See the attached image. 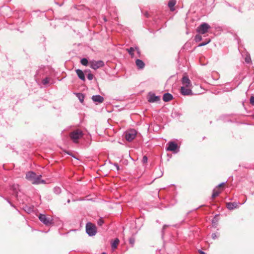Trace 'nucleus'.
Here are the masks:
<instances>
[{"instance_id":"c756f323","label":"nucleus","mask_w":254,"mask_h":254,"mask_svg":"<svg viewBox=\"0 0 254 254\" xmlns=\"http://www.w3.org/2000/svg\"><path fill=\"white\" fill-rule=\"evenodd\" d=\"M104 223V222L102 218L99 219L97 222V223L99 226H102Z\"/></svg>"},{"instance_id":"c9c22d12","label":"nucleus","mask_w":254,"mask_h":254,"mask_svg":"<svg viewBox=\"0 0 254 254\" xmlns=\"http://www.w3.org/2000/svg\"><path fill=\"white\" fill-rule=\"evenodd\" d=\"M114 165L116 167V168L118 171L119 170V169H120L119 166L118 165V164L117 163H114Z\"/></svg>"},{"instance_id":"cd10ccee","label":"nucleus","mask_w":254,"mask_h":254,"mask_svg":"<svg viewBox=\"0 0 254 254\" xmlns=\"http://www.w3.org/2000/svg\"><path fill=\"white\" fill-rule=\"evenodd\" d=\"M245 60L247 63H250L251 62V58L249 55L247 56L245 59Z\"/></svg>"},{"instance_id":"39448f33","label":"nucleus","mask_w":254,"mask_h":254,"mask_svg":"<svg viewBox=\"0 0 254 254\" xmlns=\"http://www.w3.org/2000/svg\"><path fill=\"white\" fill-rule=\"evenodd\" d=\"M210 28V25L208 23H203L197 27L196 31L200 34H204L208 32Z\"/></svg>"},{"instance_id":"58836bf2","label":"nucleus","mask_w":254,"mask_h":254,"mask_svg":"<svg viewBox=\"0 0 254 254\" xmlns=\"http://www.w3.org/2000/svg\"><path fill=\"white\" fill-rule=\"evenodd\" d=\"M224 184H225L224 183H222L220 184V185H219L218 186V187H222V186H223L224 185Z\"/></svg>"},{"instance_id":"2f4dec72","label":"nucleus","mask_w":254,"mask_h":254,"mask_svg":"<svg viewBox=\"0 0 254 254\" xmlns=\"http://www.w3.org/2000/svg\"><path fill=\"white\" fill-rule=\"evenodd\" d=\"M142 162L143 163H146L147 162V157L146 156H144L142 159Z\"/></svg>"},{"instance_id":"bb28decb","label":"nucleus","mask_w":254,"mask_h":254,"mask_svg":"<svg viewBox=\"0 0 254 254\" xmlns=\"http://www.w3.org/2000/svg\"><path fill=\"white\" fill-rule=\"evenodd\" d=\"M129 242L130 244L131 245V246L133 247V245L134 244V242H135L134 238H133L132 237L130 238L129 239Z\"/></svg>"},{"instance_id":"dca6fc26","label":"nucleus","mask_w":254,"mask_h":254,"mask_svg":"<svg viewBox=\"0 0 254 254\" xmlns=\"http://www.w3.org/2000/svg\"><path fill=\"white\" fill-rule=\"evenodd\" d=\"M173 99L172 94L169 93H165L163 96V100L165 102H168Z\"/></svg>"},{"instance_id":"f8f14e48","label":"nucleus","mask_w":254,"mask_h":254,"mask_svg":"<svg viewBox=\"0 0 254 254\" xmlns=\"http://www.w3.org/2000/svg\"><path fill=\"white\" fill-rule=\"evenodd\" d=\"M240 203L238 202H228L226 204V206L228 209L229 210H233L235 208H236L238 207Z\"/></svg>"},{"instance_id":"423d86ee","label":"nucleus","mask_w":254,"mask_h":254,"mask_svg":"<svg viewBox=\"0 0 254 254\" xmlns=\"http://www.w3.org/2000/svg\"><path fill=\"white\" fill-rule=\"evenodd\" d=\"M89 64L90 67L94 69H97L104 66V63L101 60H92L90 61Z\"/></svg>"},{"instance_id":"5701e85b","label":"nucleus","mask_w":254,"mask_h":254,"mask_svg":"<svg viewBox=\"0 0 254 254\" xmlns=\"http://www.w3.org/2000/svg\"><path fill=\"white\" fill-rule=\"evenodd\" d=\"M210 41H211V40H210V39H209L207 40L206 41L203 42H202V43H200V44L198 45V47H202V46H205V45H207V44L209 43L210 42Z\"/></svg>"},{"instance_id":"4468645a","label":"nucleus","mask_w":254,"mask_h":254,"mask_svg":"<svg viewBox=\"0 0 254 254\" xmlns=\"http://www.w3.org/2000/svg\"><path fill=\"white\" fill-rule=\"evenodd\" d=\"M159 100V97L156 96L155 94H150L148 97V101L149 102H154L158 101Z\"/></svg>"},{"instance_id":"4be33fe9","label":"nucleus","mask_w":254,"mask_h":254,"mask_svg":"<svg viewBox=\"0 0 254 254\" xmlns=\"http://www.w3.org/2000/svg\"><path fill=\"white\" fill-rule=\"evenodd\" d=\"M80 63L82 65L86 66L88 64V61L86 58H83L81 60Z\"/></svg>"},{"instance_id":"ddd939ff","label":"nucleus","mask_w":254,"mask_h":254,"mask_svg":"<svg viewBox=\"0 0 254 254\" xmlns=\"http://www.w3.org/2000/svg\"><path fill=\"white\" fill-rule=\"evenodd\" d=\"M76 73L79 77L81 80L84 81L85 80V77L84 72L82 70L79 69H77L75 70Z\"/></svg>"},{"instance_id":"9d476101","label":"nucleus","mask_w":254,"mask_h":254,"mask_svg":"<svg viewBox=\"0 0 254 254\" xmlns=\"http://www.w3.org/2000/svg\"><path fill=\"white\" fill-rule=\"evenodd\" d=\"M168 145V146L167 148V150L168 151H175L178 147L177 144L173 141L169 142Z\"/></svg>"},{"instance_id":"2eb2a0df","label":"nucleus","mask_w":254,"mask_h":254,"mask_svg":"<svg viewBox=\"0 0 254 254\" xmlns=\"http://www.w3.org/2000/svg\"><path fill=\"white\" fill-rule=\"evenodd\" d=\"M135 64L138 69H143L145 65L144 62L139 59L136 60Z\"/></svg>"},{"instance_id":"ea45409f","label":"nucleus","mask_w":254,"mask_h":254,"mask_svg":"<svg viewBox=\"0 0 254 254\" xmlns=\"http://www.w3.org/2000/svg\"><path fill=\"white\" fill-rule=\"evenodd\" d=\"M199 253L201 254H206L204 252H203L202 251H199Z\"/></svg>"},{"instance_id":"f03ea898","label":"nucleus","mask_w":254,"mask_h":254,"mask_svg":"<svg viewBox=\"0 0 254 254\" xmlns=\"http://www.w3.org/2000/svg\"><path fill=\"white\" fill-rule=\"evenodd\" d=\"M38 218L40 221L46 226H50L53 224V219L51 216H47L43 214H40Z\"/></svg>"},{"instance_id":"4c0bfd02","label":"nucleus","mask_w":254,"mask_h":254,"mask_svg":"<svg viewBox=\"0 0 254 254\" xmlns=\"http://www.w3.org/2000/svg\"><path fill=\"white\" fill-rule=\"evenodd\" d=\"M168 227V225H164L163 227V230L162 231H164L165 230V229Z\"/></svg>"},{"instance_id":"1a4fd4ad","label":"nucleus","mask_w":254,"mask_h":254,"mask_svg":"<svg viewBox=\"0 0 254 254\" xmlns=\"http://www.w3.org/2000/svg\"><path fill=\"white\" fill-rule=\"evenodd\" d=\"M191 88H187L185 86H182L181 87V93L183 95L187 96L191 95L192 94Z\"/></svg>"},{"instance_id":"f257e3e1","label":"nucleus","mask_w":254,"mask_h":254,"mask_svg":"<svg viewBox=\"0 0 254 254\" xmlns=\"http://www.w3.org/2000/svg\"><path fill=\"white\" fill-rule=\"evenodd\" d=\"M41 178V175H37L33 172H29L26 174V178L31 181L33 184L44 183L45 181L42 180Z\"/></svg>"},{"instance_id":"a878e982","label":"nucleus","mask_w":254,"mask_h":254,"mask_svg":"<svg viewBox=\"0 0 254 254\" xmlns=\"http://www.w3.org/2000/svg\"><path fill=\"white\" fill-rule=\"evenodd\" d=\"M18 188L19 186L18 185H14L12 186V189L16 194L17 193V190L18 189Z\"/></svg>"},{"instance_id":"f704fd0d","label":"nucleus","mask_w":254,"mask_h":254,"mask_svg":"<svg viewBox=\"0 0 254 254\" xmlns=\"http://www.w3.org/2000/svg\"><path fill=\"white\" fill-rule=\"evenodd\" d=\"M135 51H136L137 54L138 55V56L139 57L140 55V51H139V49H138V48L135 47Z\"/></svg>"},{"instance_id":"aec40b11","label":"nucleus","mask_w":254,"mask_h":254,"mask_svg":"<svg viewBox=\"0 0 254 254\" xmlns=\"http://www.w3.org/2000/svg\"><path fill=\"white\" fill-rule=\"evenodd\" d=\"M127 51L128 52L129 54L131 56V58L134 57L133 52L135 51V48L130 47L129 49H127Z\"/></svg>"},{"instance_id":"c85d7f7f","label":"nucleus","mask_w":254,"mask_h":254,"mask_svg":"<svg viewBox=\"0 0 254 254\" xmlns=\"http://www.w3.org/2000/svg\"><path fill=\"white\" fill-rule=\"evenodd\" d=\"M49 80L48 78H45L44 79H43L42 82L43 85H46L47 84H48L49 83Z\"/></svg>"},{"instance_id":"79ce46f5","label":"nucleus","mask_w":254,"mask_h":254,"mask_svg":"<svg viewBox=\"0 0 254 254\" xmlns=\"http://www.w3.org/2000/svg\"><path fill=\"white\" fill-rule=\"evenodd\" d=\"M105 254V253H103V254Z\"/></svg>"},{"instance_id":"9b49d317","label":"nucleus","mask_w":254,"mask_h":254,"mask_svg":"<svg viewBox=\"0 0 254 254\" xmlns=\"http://www.w3.org/2000/svg\"><path fill=\"white\" fill-rule=\"evenodd\" d=\"M92 99L94 102L98 103H101L104 101V98L99 95H93Z\"/></svg>"},{"instance_id":"393cba45","label":"nucleus","mask_w":254,"mask_h":254,"mask_svg":"<svg viewBox=\"0 0 254 254\" xmlns=\"http://www.w3.org/2000/svg\"><path fill=\"white\" fill-rule=\"evenodd\" d=\"M54 191L55 193L59 194L61 191V188L59 187H55L54 189Z\"/></svg>"},{"instance_id":"a19ab883","label":"nucleus","mask_w":254,"mask_h":254,"mask_svg":"<svg viewBox=\"0 0 254 254\" xmlns=\"http://www.w3.org/2000/svg\"><path fill=\"white\" fill-rule=\"evenodd\" d=\"M69 202H70V199H68L67 200V202H68V203H69Z\"/></svg>"},{"instance_id":"20e7f679","label":"nucleus","mask_w":254,"mask_h":254,"mask_svg":"<svg viewBox=\"0 0 254 254\" xmlns=\"http://www.w3.org/2000/svg\"><path fill=\"white\" fill-rule=\"evenodd\" d=\"M86 231L90 236L95 235L97 233L95 225L91 222H88L86 225Z\"/></svg>"},{"instance_id":"a211bd4d","label":"nucleus","mask_w":254,"mask_h":254,"mask_svg":"<svg viewBox=\"0 0 254 254\" xmlns=\"http://www.w3.org/2000/svg\"><path fill=\"white\" fill-rule=\"evenodd\" d=\"M119 242H120V241L118 238H116L114 241V242L112 243V245H111V246H112V248L113 249H116L117 248L118 245L119 243Z\"/></svg>"},{"instance_id":"473e14b6","label":"nucleus","mask_w":254,"mask_h":254,"mask_svg":"<svg viewBox=\"0 0 254 254\" xmlns=\"http://www.w3.org/2000/svg\"><path fill=\"white\" fill-rule=\"evenodd\" d=\"M250 103L252 105H254V96H252L250 98Z\"/></svg>"},{"instance_id":"412c9836","label":"nucleus","mask_w":254,"mask_h":254,"mask_svg":"<svg viewBox=\"0 0 254 254\" xmlns=\"http://www.w3.org/2000/svg\"><path fill=\"white\" fill-rule=\"evenodd\" d=\"M76 96L81 103H82L83 102L84 99V95L83 94L80 93H77Z\"/></svg>"},{"instance_id":"e433bc0d","label":"nucleus","mask_w":254,"mask_h":254,"mask_svg":"<svg viewBox=\"0 0 254 254\" xmlns=\"http://www.w3.org/2000/svg\"><path fill=\"white\" fill-rule=\"evenodd\" d=\"M212 237L213 239H215L217 238V236L216 234L213 233L212 234Z\"/></svg>"},{"instance_id":"7ed1b4c3","label":"nucleus","mask_w":254,"mask_h":254,"mask_svg":"<svg viewBox=\"0 0 254 254\" xmlns=\"http://www.w3.org/2000/svg\"><path fill=\"white\" fill-rule=\"evenodd\" d=\"M83 135L82 130L76 129L72 131L70 133V137L74 143H77L79 138H81Z\"/></svg>"},{"instance_id":"7c9ffc66","label":"nucleus","mask_w":254,"mask_h":254,"mask_svg":"<svg viewBox=\"0 0 254 254\" xmlns=\"http://www.w3.org/2000/svg\"><path fill=\"white\" fill-rule=\"evenodd\" d=\"M87 78L89 80H91L93 78V75L91 73H89L87 75Z\"/></svg>"},{"instance_id":"6e6552de","label":"nucleus","mask_w":254,"mask_h":254,"mask_svg":"<svg viewBox=\"0 0 254 254\" xmlns=\"http://www.w3.org/2000/svg\"><path fill=\"white\" fill-rule=\"evenodd\" d=\"M182 86H185L187 88H191L192 84L187 75H184L182 79Z\"/></svg>"},{"instance_id":"0eeeda50","label":"nucleus","mask_w":254,"mask_h":254,"mask_svg":"<svg viewBox=\"0 0 254 254\" xmlns=\"http://www.w3.org/2000/svg\"><path fill=\"white\" fill-rule=\"evenodd\" d=\"M136 135V131L134 129L127 131L125 134V137L128 141H132Z\"/></svg>"},{"instance_id":"6ab92c4d","label":"nucleus","mask_w":254,"mask_h":254,"mask_svg":"<svg viewBox=\"0 0 254 254\" xmlns=\"http://www.w3.org/2000/svg\"><path fill=\"white\" fill-rule=\"evenodd\" d=\"M221 191L218 190L214 189L213 193L212 195V198H214L216 196H218L219 194L220 193Z\"/></svg>"},{"instance_id":"72a5a7b5","label":"nucleus","mask_w":254,"mask_h":254,"mask_svg":"<svg viewBox=\"0 0 254 254\" xmlns=\"http://www.w3.org/2000/svg\"><path fill=\"white\" fill-rule=\"evenodd\" d=\"M217 216L216 215L214 217V218L212 220V223H216L218 221V220L217 219Z\"/></svg>"},{"instance_id":"b1692460","label":"nucleus","mask_w":254,"mask_h":254,"mask_svg":"<svg viewBox=\"0 0 254 254\" xmlns=\"http://www.w3.org/2000/svg\"><path fill=\"white\" fill-rule=\"evenodd\" d=\"M194 40L196 42H200L202 40V37L199 34H197L195 36Z\"/></svg>"},{"instance_id":"f3484780","label":"nucleus","mask_w":254,"mask_h":254,"mask_svg":"<svg viewBox=\"0 0 254 254\" xmlns=\"http://www.w3.org/2000/svg\"><path fill=\"white\" fill-rule=\"evenodd\" d=\"M176 3V0H170L168 2V6L171 11H173L175 10L174 6Z\"/></svg>"}]
</instances>
